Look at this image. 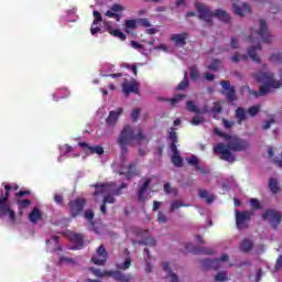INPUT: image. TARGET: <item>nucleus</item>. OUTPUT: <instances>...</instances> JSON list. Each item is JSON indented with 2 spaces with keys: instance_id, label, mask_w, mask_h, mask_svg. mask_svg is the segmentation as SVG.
<instances>
[{
  "instance_id": "obj_44",
  "label": "nucleus",
  "mask_w": 282,
  "mask_h": 282,
  "mask_svg": "<svg viewBox=\"0 0 282 282\" xmlns=\"http://www.w3.org/2000/svg\"><path fill=\"white\" fill-rule=\"evenodd\" d=\"M214 133L216 135H218L219 138H224V140H228L229 142L234 138V137H230V134L225 133L224 131L219 130V128H215Z\"/></svg>"
},
{
  "instance_id": "obj_11",
  "label": "nucleus",
  "mask_w": 282,
  "mask_h": 282,
  "mask_svg": "<svg viewBox=\"0 0 282 282\" xmlns=\"http://www.w3.org/2000/svg\"><path fill=\"white\" fill-rule=\"evenodd\" d=\"M259 25L260 29L252 32V34H258V36H261L263 43H272V35H270L265 20H259Z\"/></svg>"
},
{
  "instance_id": "obj_10",
  "label": "nucleus",
  "mask_w": 282,
  "mask_h": 282,
  "mask_svg": "<svg viewBox=\"0 0 282 282\" xmlns=\"http://www.w3.org/2000/svg\"><path fill=\"white\" fill-rule=\"evenodd\" d=\"M108 259H109V252H107L105 245H100L97 248L96 253L91 257L90 261L95 265H105Z\"/></svg>"
},
{
  "instance_id": "obj_13",
  "label": "nucleus",
  "mask_w": 282,
  "mask_h": 282,
  "mask_svg": "<svg viewBox=\"0 0 282 282\" xmlns=\"http://www.w3.org/2000/svg\"><path fill=\"white\" fill-rule=\"evenodd\" d=\"M95 188L93 197H98V195H105V193H110L112 188H116V183H101L90 185Z\"/></svg>"
},
{
  "instance_id": "obj_45",
  "label": "nucleus",
  "mask_w": 282,
  "mask_h": 282,
  "mask_svg": "<svg viewBox=\"0 0 282 282\" xmlns=\"http://www.w3.org/2000/svg\"><path fill=\"white\" fill-rule=\"evenodd\" d=\"M261 111V106L256 105V106H251L248 109V113L249 116H251V118H254V116H257V113H259Z\"/></svg>"
},
{
  "instance_id": "obj_41",
  "label": "nucleus",
  "mask_w": 282,
  "mask_h": 282,
  "mask_svg": "<svg viewBox=\"0 0 282 282\" xmlns=\"http://www.w3.org/2000/svg\"><path fill=\"white\" fill-rule=\"evenodd\" d=\"M19 210H23V208H30L32 200L31 199H19L17 202Z\"/></svg>"
},
{
  "instance_id": "obj_46",
  "label": "nucleus",
  "mask_w": 282,
  "mask_h": 282,
  "mask_svg": "<svg viewBox=\"0 0 282 282\" xmlns=\"http://www.w3.org/2000/svg\"><path fill=\"white\" fill-rule=\"evenodd\" d=\"M124 28L126 30H135L138 28V20H127Z\"/></svg>"
},
{
  "instance_id": "obj_51",
  "label": "nucleus",
  "mask_w": 282,
  "mask_h": 282,
  "mask_svg": "<svg viewBox=\"0 0 282 282\" xmlns=\"http://www.w3.org/2000/svg\"><path fill=\"white\" fill-rule=\"evenodd\" d=\"M106 17L109 19H116V21H120V19H122V15H120V13H116V11H107Z\"/></svg>"
},
{
  "instance_id": "obj_23",
  "label": "nucleus",
  "mask_w": 282,
  "mask_h": 282,
  "mask_svg": "<svg viewBox=\"0 0 282 282\" xmlns=\"http://www.w3.org/2000/svg\"><path fill=\"white\" fill-rule=\"evenodd\" d=\"M261 44H258L248 48L247 54L254 63H261V58H259V55L257 54V52H261Z\"/></svg>"
},
{
  "instance_id": "obj_60",
  "label": "nucleus",
  "mask_w": 282,
  "mask_h": 282,
  "mask_svg": "<svg viewBox=\"0 0 282 282\" xmlns=\"http://www.w3.org/2000/svg\"><path fill=\"white\" fill-rule=\"evenodd\" d=\"M134 234L137 235V237H147V235H149V230H147V229H135Z\"/></svg>"
},
{
  "instance_id": "obj_62",
  "label": "nucleus",
  "mask_w": 282,
  "mask_h": 282,
  "mask_svg": "<svg viewBox=\"0 0 282 282\" xmlns=\"http://www.w3.org/2000/svg\"><path fill=\"white\" fill-rule=\"evenodd\" d=\"M188 164H191V166H197V164H199V160L197 159V156L192 155L188 160H187Z\"/></svg>"
},
{
  "instance_id": "obj_36",
  "label": "nucleus",
  "mask_w": 282,
  "mask_h": 282,
  "mask_svg": "<svg viewBox=\"0 0 282 282\" xmlns=\"http://www.w3.org/2000/svg\"><path fill=\"white\" fill-rule=\"evenodd\" d=\"M189 78L194 83H197V80L199 79V70L197 69V65H193L189 68Z\"/></svg>"
},
{
  "instance_id": "obj_7",
  "label": "nucleus",
  "mask_w": 282,
  "mask_h": 282,
  "mask_svg": "<svg viewBox=\"0 0 282 282\" xmlns=\"http://www.w3.org/2000/svg\"><path fill=\"white\" fill-rule=\"evenodd\" d=\"M85 206H87V199H85L84 197H78L69 200L68 208L70 217L73 219H76V217H80V215H83V210H85Z\"/></svg>"
},
{
  "instance_id": "obj_64",
  "label": "nucleus",
  "mask_w": 282,
  "mask_h": 282,
  "mask_svg": "<svg viewBox=\"0 0 282 282\" xmlns=\"http://www.w3.org/2000/svg\"><path fill=\"white\" fill-rule=\"evenodd\" d=\"M281 268H282V256H279L274 265V270H281Z\"/></svg>"
},
{
  "instance_id": "obj_52",
  "label": "nucleus",
  "mask_w": 282,
  "mask_h": 282,
  "mask_svg": "<svg viewBox=\"0 0 282 282\" xmlns=\"http://www.w3.org/2000/svg\"><path fill=\"white\" fill-rule=\"evenodd\" d=\"M93 14L95 18V20L93 21V25H98V23L102 21V14L100 13V11H94Z\"/></svg>"
},
{
  "instance_id": "obj_50",
  "label": "nucleus",
  "mask_w": 282,
  "mask_h": 282,
  "mask_svg": "<svg viewBox=\"0 0 282 282\" xmlns=\"http://www.w3.org/2000/svg\"><path fill=\"white\" fill-rule=\"evenodd\" d=\"M219 63L220 62H219L218 58L214 59L213 63L207 66V69H210V72H218L219 70Z\"/></svg>"
},
{
  "instance_id": "obj_37",
  "label": "nucleus",
  "mask_w": 282,
  "mask_h": 282,
  "mask_svg": "<svg viewBox=\"0 0 282 282\" xmlns=\"http://www.w3.org/2000/svg\"><path fill=\"white\" fill-rule=\"evenodd\" d=\"M269 188L271 192H273L274 195H276V193L281 191V187H279V182L276 181V178L269 180Z\"/></svg>"
},
{
  "instance_id": "obj_31",
  "label": "nucleus",
  "mask_w": 282,
  "mask_h": 282,
  "mask_svg": "<svg viewBox=\"0 0 282 282\" xmlns=\"http://www.w3.org/2000/svg\"><path fill=\"white\" fill-rule=\"evenodd\" d=\"M188 204H184V202L176 199L173 200L170 205V213H174V210H177L180 208H188Z\"/></svg>"
},
{
  "instance_id": "obj_8",
  "label": "nucleus",
  "mask_w": 282,
  "mask_h": 282,
  "mask_svg": "<svg viewBox=\"0 0 282 282\" xmlns=\"http://www.w3.org/2000/svg\"><path fill=\"white\" fill-rule=\"evenodd\" d=\"M252 213L248 210H236V227L238 230H247L250 228Z\"/></svg>"
},
{
  "instance_id": "obj_32",
  "label": "nucleus",
  "mask_w": 282,
  "mask_h": 282,
  "mask_svg": "<svg viewBox=\"0 0 282 282\" xmlns=\"http://www.w3.org/2000/svg\"><path fill=\"white\" fill-rule=\"evenodd\" d=\"M224 96L227 98L228 102H236L237 100V89L230 88V90L223 91Z\"/></svg>"
},
{
  "instance_id": "obj_20",
  "label": "nucleus",
  "mask_w": 282,
  "mask_h": 282,
  "mask_svg": "<svg viewBox=\"0 0 282 282\" xmlns=\"http://www.w3.org/2000/svg\"><path fill=\"white\" fill-rule=\"evenodd\" d=\"M127 172H121L120 175H124L127 180H132L133 177H140V171H138V165L135 163H130L127 166Z\"/></svg>"
},
{
  "instance_id": "obj_14",
  "label": "nucleus",
  "mask_w": 282,
  "mask_h": 282,
  "mask_svg": "<svg viewBox=\"0 0 282 282\" xmlns=\"http://www.w3.org/2000/svg\"><path fill=\"white\" fill-rule=\"evenodd\" d=\"M78 144L87 155H102L105 153V149L101 145L91 147L87 142H79Z\"/></svg>"
},
{
  "instance_id": "obj_38",
  "label": "nucleus",
  "mask_w": 282,
  "mask_h": 282,
  "mask_svg": "<svg viewBox=\"0 0 282 282\" xmlns=\"http://www.w3.org/2000/svg\"><path fill=\"white\" fill-rule=\"evenodd\" d=\"M186 110L189 111V113H199V108L193 100L186 101Z\"/></svg>"
},
{
  "instance_id": "obj_54",
  "label": "nucleus",
  "mask_w": 282,
  "mask_h": 282,
  "mask_svg": "<svg viewBox=\"0 0 282 282\" xmlns=\"http://www.w3.org/2000/svg\"><path fill=\"white\" fill-rule=\"evenodd\" d=\"M220 85H221L224 91H230V89L235 88V86L230 85V80H223V82H220Z\"/></svg>"
},
{
  "instance_id": "obj_3",
  "label": "nucleus",
  "mask_w": 282,
  "mask_h": 282,
  "mask_svg": "<svg viewBox=\"0 0 282 282\" xmlns=\"http://www.w3.org/2000/svg\"><path fill=\"white\" fill-rule=\"evenodd\" d=\"M254 78L257 83H262L259 91H250L251 96H254V98H259V96H268L271 89H280V87H282V82L274 79V75L271 72H258L254 74Z\"/></svg>"
},
{
  "instance_id": "obj_1",
  "label": "nucleus",
  "mask_w": 282,
  "mask_h": 282,
  "mask_svg": "<svg viewBox=\"0 0 282 282\" xmlns=\"http://www.w3.org/2000/svg\"><path fill=\"white\" fill-rule=\"evenodd\" d=\"M248 147H250L248 141L234 137L228 142V144L217 143L214 147V153L216 155H220V160H224V162H229L230 164H232L234 162H236L237 159L235 158V154H232V152L230 151L241 152L246 151Z\"/></svg>"
},
{
  "instance_id": "obj_59",
  "label": "nucleus",
  "mask_w": 282,
  "mask_h": 282,
  "mask_svg": "<svg viewBox=\"0 0 282 282\" xmlns=\"http://www.w3.org/2000/svg\"><path fill=\"white\" fill-rule=\"evenodd\" d=\"M223 127H224L225 129H231V127H235V122L229 121V120L226 119V118H223Z\"/></svg>"
},
{
  "instance_id": "obj_28",
  "label": "nucleus",
  "mask_w": 282,
  "mask_h": 282,
  "mask_svg": "<svg viewBox=\"0 0 282 282\" xmlns=\"http://www.w3.org/2000/svg\"><path fill=\"white\" fill-rule=\"evenodd\" d=\"M107 32L110 33L111 36L116 39H120V41H127V35L120 31V29H113V26H107Z\"/></svg>"
},
{
  "instance_id": "obj_39",
  "label": "nucleus",
  "mask_w": 282,
  "mask_h": 282,
  "mask_svg": "<svg viewBox=\"0 0 282 282\" xmlns=\"http://www.w3.org/2000/svg\"><path fill=\"white\" fill-rule=\"evenodd\" d=\"M184 98H186V94H178V95H175L173 98L165 99V100L166 102H171V105L175 107V105H177V102H180L181 100H184Z\"/></svg>"
},
{
  "instance_id": "obj_27",
  "label": "nucleus",
  "mask_w": 282,
  "mask_h": 282,
  "mask_svg": "<svg viewBox=\"0 0 282 282\" xmlns=\"http://www.w3.org/2000/svg\"><path fill=\"white\" fill-rule=\"evenodd\" d=\"M29 219L31 224H36L40 219H43V214L39 209V207H34L29 214Z\"/></svg>"
},
{
  "instance_id": "obj_15",
  "label": "nucleus",
  "mask_w": 282,
  "mask_h": 282,
  "mask_svg": "<svg viewBox=\"0 0 282 282\" xmlns=\"http://www.w3.org/2000/svg\"><path fill=\"white\" fill-rule=\"evenodd\" d=\"M197 12L199 13L198 19L206 21V23H212V18L215 17V12L210 11V8L205 4H196Z\"/></svg>"
},
{
  "instance_id": "obj_22",
  "label": "nucleus",
  "mask_w": 282,
  "mask_h": 282,
  "mask_svg": "<svg viewBox=\"0 0 282 282\" xmlns=\"http://www.w3.org/2000/svg\"><path fill=\"white\" fill-rule=\"evenodd\" d=\"M69 239L75 243L78 250H83V248H85V237L83 234H70Z\"/></svg>"
},
{
  "instance_id": "obj_6",
  "label": "nucleus",
  "mask_w": 282,
  "mask_h": 282,
  "mask_svg": "<svg viewBox=\"0 0 282 282\" xmlns=\"http://www.w3.org/2000/svg\"><path fill=\"white\" fill-rule=\"evenodd\" d=\"M169 140L171 141L170 148L173 153L172 155V164L180 169L182 166V162H184V159L180 156V150H177V132L174 130L169 132Z\"/></svg>"
},
{
  "instance_id": "obj_63",
  "label": "nucleus",
  "mask_w": 282,
  "mask_h": 282,
  "mask_svg": "<svg viewBox=\"0 0 282 282\" xmlns=\"http://www.w3.org/2000/svg\"><path fill=\"white\" fill-rule=\"evenodd\" d=\"M111 10L112 12H122L124 11V7H122V4H118V3H115L111 6Z\"/></svg>"
},
{
  "instance_id": "obj_26",
  "label": "nucleus",
  "mask_w": 282,
  "mask_h": 282,
  "mask_svg": "<svg viewBox=\"0 0 282 282\" xmlns=\"http://www.w3.org/2000/svg\"><path fill=\"white\" fill-rule=\"evenodd\" d=\"M236 120H238V124H242L248 120V112H246V108L239 107L236 109Z\"/></svg>"
},
{
  "instance_id": "obj_18",
  "label": "nucleus",
  "mask_w": 282,
  "mask_h": 282,
  "mask_svg": "<svg viewBox=\"0 0 282 282\" xmlns=\"http://www.w3.org/2000/svg\"><path fill=\"white\" fill-rule=\"evenodd\" d=\"M203 270H219L221 268V260L219 259H205L202 260Z\"/></svg>"
},
{
  "instance_id": "obj_4",
  "label": "nucleus",
  "mask_w": 282,
  "mask_h": 282,
  "mask_svg": "<svg viewBox=\"0 0 282 282\" xmlns=\"http://www.w3.org/2000/svg\"><path fill=\"white\" fill-rule=\"evenodd\" d=\"M12 191L11 185H4V191L0 189V219L2 217H9L12 224H17V214H14V209H12V205L10 204V192Z\"/></svg>"
},
{
  "instance_id": "obj_47",
  "label": "nucleus",
  "mask_w": 282,
  "mask_h": 282,
  "mask_svg": "<svg viewBox=\"0 0 282 282\" xmlns=\"http://www.w3.org/2000/svg\"><path fill=\"white\" fill-rule=\"evenodd\" d=\"M102 204H116V196H113L111 193L104 196Z\"/></svg>"
},
{
  "instance_id": "obj_48",
  "label": "nucleus",
  "mask_w": 282,
  "mask_h": 282,
  "mask_svg": "<svg viewBox=\"0 0 282 282\" xmlns=\"http://www.w3.org/2000/svg\"><path fill=\"white\" fill-rule=\"evenodd\" d=\"M84 217L85 219H87V221H89V224L94 225V217H95L94 210L87 209L84 214Z\"/></svg>"
},
{
  "instance_id": "obj_9",
  "label": "nucleus",
  "mask_w": 282,
  "mask_h": 282,
  "mask_svg": "<svg viewBox=\"0 0 282 282\" xmlns=\"http://www.w3.org/2000/svg\"><path fill=\"white\" fill-rule=\"evenodd\" d=\"M262 219L269 221L273 230H278L282 221L281 212H278L276 209H267L262 214Z\"/></svg>"
},
{
  "instance_id": "obj_19",
  "label": "nucleus",
  "mask_w": 282,
  "mask_h": 282,
  "mask_svg": "<svg viewBox=\"0 0 282 282\" xmlns=\"http://www.w3.org/2000/svg\"><path fill=\"white\" fill-rule=\"evenodd\" d=\"M232 8H234V13L237 14V17H246V14H250L251 12L250 4L248 3H241V4L234 3Z\"/></svg>"
},
{
  "instance_id": "obj_12",
  "label": "nucleus",
  "mask_w": 282,
  "mask_h": 282,
  "mask_svg": "<svg viewBox=\"0 0 282 282\" xmlns=\"http://www.w3.org/2000/svg\"><path fill=\"white\" fill-rule=\"evenodd\" d=\"M188 32L172 34L170 41L175 45V47H186L189 39Z\"/></svg>"
},
{
  "instance_id": "obj_49",
  "label": "nucleus",
  "mask_w": 282,
  "mask_h": 282,
  "mask_svg": "<svg viewBox=\"0 0 282 282\" xmlns=\"http://www.w3.org/2000/svg\"><path fill=\"white\" fill-rule=\"evenodd\" d=\"M232 63H239V61H248V55H241L239 53H235L231 57Z\"/></svg>"
},
{
  "instance_id": "obj_17",
  "label": "nucleus",
  "mask_w": 282,
  "mask_h": 282,
  "mask_svg": "<svg viewBox=\"0 0 282 282\" xmlns=\"http://www.w3.org/2000/svg\"><path fill=\"white\" fill-rule=\"evenodd\" d=\"M122 108H118L117 110H111L106 119V124L108 127H116L118 119L122 116Z\"/></svg>"
},
{
  "instance_id": "obj_35",
  "label": "nucleus",
  "mask_w": 282,
  "mask_h": 282,
  "mask_svg": "<svg viewBox=\"0 0 282 282\" xmlns=\"http://www.w3.org/2000/svg\"><path fill=\"white\" fill-rule=\"evenodd\" d=\"M198 195L200 199H206L207 204H213L215 202V196L208 195V191L199 189Z\"/></svg>"
},
{
  "instance_id": "obj_55",
  "label": "nucleus",
  "mask_w": 282,
  "mask_h": 282,
  "mask_svg": "<svg viewBox=\"0 0 282 282\" xmlns=\"http://www.w3.org/2000/svg\"><path fill=\"white\" fill-rule=\"evenodd\" d=\"M250 204L254 210H261L262 208L261 203L257 198H251Z\"/></svg>"
},
{
  "instance_id": "obj_34",
  "label": "nucleus",
  "mask_w": 282,
  "mask_h": 282,
  "mask_svg": "<svg viewBox=\"0 0 282 282\" xmlns=\"http://www.w3.org/2000/svg\"><path fill=\"white\" fill-rule=\"evenodd\" d=\"M189 85L191 83L188 82V73L185 72L183 80L176 87V91H184V89H186Z\"/></svg>"
},
{
  "instance_id": "obj_53",
  "label": "nucleus",
  "mask_w": 282,
  "mask_h": 282,
  "mask_svg": "<svg viewBox=\"0 0 282 282\" xmlns=\"http://www.w3.org/2000/svg\"><path fill=\"white\" fill-rule=\"evenodd\" d=\"M203 122H205V119L204 117H198V116H195L191 123L194 126V127H198V124H203Z\"/></svg>"
},
{
  "instance_id": "obj_2",
  "label": "nucleus",
  "mask_w": 282,
  "mask_h": 282,
  "mask_svg": "<svg viewBox=\"0 0 282 282\" xmlns=\"http://www.w3.org/2000/svg\"><path fill=\"white\" fill-rule=\"evenodd\" d=\"M142 140H147V135H144V131L142 129H139L138 133L135 134L131 126L123 127L118 140L121 147V162H127V153H129L127 145L131 144V142H142Z\"/></svg>"
},
{
  "instance_id": "obj_58",
  "label": "nucleus",
  "mask_w": 282,
  "mask_h": 282,
  "mask_svg": "<svg viewBox=\"0 0 282 282\" xmlns=\"http://www.w3.org/2000/svg\"><path fill=\"white\" fill-rule=\"evenodd\" d=\"M270 61L273 63H282V53H275L271 55Z\"/></svg>"
},
{
  "instance_id": "obj_56",
  "label": "nucleus",
  "mask_w": 282,
  "mask_h": 282,
  "mask_svg": "<svg viewBox=\"0 0 282 282\" xmlns=\"http://www.w3.org/2000/svg\"><path fill=\"white\" fill-rule=\"evenodd\" d=\"M131 118H132L133 122H138V120L140 118V108H134L132 110Z\"/></svg>"
},
{
  "instance_id": "obj_43",
  "label": "nucleus",
  "mask_w": 282,
  "mask_h": 282,
  "mask_svg": "<svg viewBox=\"0 0 282 282\" xmlns=\"http://www.w3.org/2000/svg\"><path fill=\"white\" fill-rule=\"evenodd\" d=\"M215 281H216V282L228 281V271L218 272V273L215 275Z\"/></svg>"
},
{
  "instance_id": "obj_57",
  "label": "nucleus",
  "mask_w": 282,
  "mask_h": 282,
  "mask_svg": "<svg viewBox=\"0 0 282 282\" xmlns=\"http://www.w3.org/2000/svg\"><path fill=\"white\" fill-rule=\"evenodd\" d=\"M137 22L139 23V25H142V28H151V22L147 18L139 19L137 20Z\"/></svg>"
},
{
  "instance_id": "obj_29",
  "label": "nucleus",
  "mask_w": 282,
  "mask_h": 282,
  "mask_svg": "<svg viewBox=\"0 0 282 282\" xmlns=\"http://www.w3.org/2000/svg\"><path fill=\"white\" fill-rule=\"evenodd\" d=\"M214 17H216V19H219V21H224V23H228L230 21V13L221 9H217L214 12Z\"/></svg>"
},
{
  "instance_id": "obj_33",
  "label": "nucleus",
  "mask_w": 282,
  "mask_h": 282,
  "mask_svg": "<svg viewBox=\"0 0 282 282\" xmlns=\"http://www.w3.org/2000/svg\"><path fill=\"white\" fill-rule=\"evenodd\" d=\"M133 246H135V243H138V246H152L155 247L156 246V241L154 240V238H144L143 240H138V241H132Z\"/></svg>"
},
{
  "instance_id": "obj_30",
  "label": "nucleus",
  "mask_w": 282,
  "mask_h": 282,
  "mask_svg": "<svg viewBox=\"0 0 282 282\" xmlns=\"http://www.w3.org/2000/svg\"><path fill=\"white\" fill-rule=\"evenodd\" d=\"M254 247V242L252 240L245 238L242 242L240 243V251L241 252H250L252 248Z\"/></svg>"
},
{
  "instance_id": "obj_21",
  "label": "nucleus",
  "mask_w": 282,
  "mask_h": 282,
  "mask_svg": "<svg viewBox=\"0 0 282 282\" xmlns=\"http://www.w3.org/2000/svg\"><path fill=\"white\" fill-rule=\"evenodd\" d=\"M149 186H151V178H147L144 183L139 187L137 197L138 202H141V204H144V202H147V196L144 195V193H147Z\"/></svg>"
},
{
  "instance_id": "obj_40",
  "label": "nucleus",
  "mask_w": 282,
  "mask_h": 282,
  "mask_svg": "<svg viewBox=\"0 0 282 282\" xmlns=\"http://www.w3.org/2000/svg\"><path fill=\"white\" fill-rule=\"evenodd\" d=\"M129 185L127 183H122L119 187L117 188H110V193L113 195V197H118L122 195V189L127 188Z\"/></svg>"
},
{
  "instance_id": "obj_42",
  "label": "nucleus",
  "mask_w": 282,
  "mask_h": 282,
  "mask_svg": "<svg viewBox=\"0 0 282 282\" xmlns=\"http://www.w3.org/2000/svg\"><path fill=\"white\" fill-rule=\"evenodd\" d=\"M224 101L214 102V106L210 109V113H221L224 107L221 106Z\"/></svg>"
},
{
  "instance_id": "obj_16",
  "label": "nucleus",
  "mask_w": 282,
  "mask_h": 282,
  "mask_svg": "<svg viewBox=\"0 0 282 282\" xmlns=\"http://www.w3.org/2000/svg\"><path fill=\"white\" fill-rule=\"evenodd\" d=\"M186 250H191L193 254H215V250L208 247H193V243L185 245Z\"/></svg>"
},
{
  "instance_id": "obj_24",
  "label": "nucleus",
  "mask_w": 282,
  "mask_h": 282,
  "mask_svg": "<svg viewBox=\"0 0 282 282\" xmlns=\"http://www.w3.org/2000/svg\"><path fill=\"white\" fill-rule=\"evenodd\" d=\"M162 268L164 272L167 273L165 279H170V282H180V278L177 276V274H175V272H173V270H171V265L169 264V262H163Z\"/></svg>"
},
{
  "instance_id": "obj_61",
  "label": "nucleus",
  "mask_w": 282,
  "mask_h": 282,
  "mask_svg": "<svg viewBox=\"0 0 282 282\" xmlns=\"http://www.w3.org/2000/svg\"><path fill=\"white\" fill-rule=\"evenodd\" d=\"M158 221H159V224H166V221H167L166 215H164V213H162V212H159Z\"/></svg>"
},
{
  "instance_id": "obj_5",
  "label": "nucleus",
  "mask_w": 282,
  "mask_h": 282,
  "mask_svg": "<svg viewBox=\"0 0 282 282\" xmlns=\"http://www.w3.org/2000/svg\"><path fill=\"white\" fill-rule=\"evenodd\" d=\"M131 268V258L128 257L126 258V261L122 263L117 264V270L116 271H109L106 274L108 276H112L115 281L118 282H129L133 280V275L131 273L124 274L120 270H129Z\"/></svg>"
},
{
  "instance_id": "obj_25",
  "label": "nucleus",
  "mask_w": 282,
  "mask_h": 282,
  "mask_svg": "<svg viewBox=\"0 0 282 282\" xmlns=\"http://www.w3.org/2000/svg\"><path fill=\"white\" fill-rule=\"evenodd\" d=\"M122 91L126 96H129V94H140V87L135 83L123 84Z\"/></svg>"
}]
</instances>
